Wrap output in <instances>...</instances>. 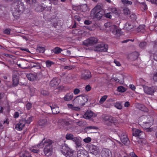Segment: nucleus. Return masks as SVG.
Here are the masks:
<instances>
[{
	"instance_id": "39",
	"label": "nucleus",
	"mask_w": 157,
	"mask_h": 157,
	"mask_svg": "<svg viewBox=\"0 0 157 157\" xmlns=\"http://www.w3.org/2000/svg\"><path fill=\"white\" fill-rule=\"evenodd\" d=\"M107 98V96L106 95H104L103 96H102L100 100L99 103L100 104H102L103 103V102L106 100Z\"/></svg>"
},
{
	"instance_id": "19",
	"label": "nucleus",
	"mask_w": 157,
	"mask_h": 157,
	"mask_svg": "<svg viewBox=\"0 0 157 157\" xmlns=\"http://www.w3.org/2000/svg\"><path fill=\"white\" fill-rule=\"evenodd\" d=\"M133 135L135 136H141L142 135H144V133L139 129H136L133 131Z\"/></svg>"
},
{
	"instance_id": "31",
	"label": "nucleus",
	"mask_w": 157,
	"mask_h": 157,
	"mask_svg": "<svg viewBox=\"0 0 157 157\" xmlns=\"http://www.w3.org/2000/svg\"><path fill=\"white\" fill-rule=\"evenodd\" d=\"M62 50L58 47H56L52 50V51L55 54H58L61 53Z\"/></svg>"
},
{
	"instance_id": "27",
	"label": "nucleus",
	"mask_w": 157,
	"mask_h": 157,
	"mask_svg": "<svg viewBox=\"0 0 157 157\" xmlns=\"http://www.w3.org/2000/svg\"><path fill=\"white\" fill-rule=\"evenodd\" d=\"M61 151L63 154L64 152H65L68 150H69V148L67 144L65 143L62 144L61 145Z\"/></svg>"
},
{
	"instance_id": "21",
	"label": "nucleus",
	"mask_w": 157,
	"mask_h": 157,
	"mask_svg": "<svg viewBox=\"0 0 157 157\" xmlns=\"http://www.w3.org/2000/svg\"><path fill=\"white\" fill-rule=\"evenodd\" d=\"M134 26L132 24V23L131 21H128L124 25V29L127 30L129 31L132 29Z\"/></svg>"
},
{
	"instance_id": "23",
	"label": "nucleus",
	"mask_w": 157,
	"mask_h": 157,
	"mask_svg": "<svg viewBox=\"0 0 157 157\" xmlns=\"http://www.w3.org/2000/svg\"><path fill=\"white\" fill-rule=\"evenodd\" d=\"M102 154L104 157H111L110 151L108 149H105L103 151Z\"/></svg>"
},
{
	"instance_id": "28",
	"label": "nucleus",
	"mask_w": 157,
	"mask_h": 157,
	"mask_svg": "<svg viewBox=\"0 0 157 157\" xmlns=\"http://www.w3.org/2000/svg\"><path fill=\"white\" fill-rule=\"evenodd\" d=\"M47 121L46 119H40L38 122L39 125L42 126H44L47 124Z\"/></svg>"
},
{
	"instance_id": "16",
	"label": "nucleus",
	"mask_w": 157,
	"mask_h": 157,
	"mask_svg": "<svg viewBox=\"0 0 157 157\" xmlns=\"http://www.w3.org/2000/svg\"><path fill=\"white\" fill-rule=\"evenodd\" d=\"M60 82V80L59 78H54L51 81L50 85L52 87H55L58 85Z\"/></svg>"
},
{
	"instance_id": "58",
	"label": "nucleus",
	"mask_w": 157,
	"mask_h": 157,
	"mask_svg": "<svg viewBox=\"0 0 157 157\" xmlns=\"http://www.w3.org/2000/svg\"><path fill=\"white\" fill-rule=\"evenodd\" d=\"M67 105L69 108L73 110L74 106L72 104H68Z\"/></svg>"
},
{
	"instance_id": "56",
	"label": "nucleus",
	"mask_w": 157,
	"mask_h": 157,
	"mask_svg": "<svg viewBox=\"0 0 157 157\" xmlns=\"http://www.w3.org/2000/svg\"><path fill=\"white\" fill-rule=\"evenodd\" d=\"M153 57L154 59L157 61V51L154 54Z\"/></svg>"
},
{
	"instance_id": "29",
	"label": "nucleus",
	"mask_w": 157,
	"mask_h": 157,
	"mask_svg": "<svg viewBox=\"0 0 157 157\" xmlns=\"http://www.w3.org/2000/svg\"><path fill=\"white\" fill-rule=\"evenodd\" d=\"M44 4H42L39 5L35 9V10L38 12H41L44 10V6L43 5Z\"/></svg>"
},
{
	"instance_id": "6",
	"label": "nucleus",
	"mask_w": 157,
	"mask_h": 157,
	"mask_svg": "<svg viewBox=\"0 0 157 157\" xmlns=\"http://www.w3.org/2000/svg\"><path fill=\"white\" fill-rule=\"evenodd\" d=\"M118 135L122 142L124 144L126 145L129 141V139L126 132L124 131H120L118 132Z\"/></svg>"
},
{
	"instance_id": "54",
	"label": "nucleus",
	"mask_w": 157,
	"mask_h": 157,
	"mask_svg": "<svg viewBox=\"0 0 157 157\" xmlns=\"http://www.w3.org/2000/svg\"><path fill=\"white\" fill-rule=\"evenodd\" d=\"M129 155L131 157H138L134 152L130 153Z\"/></svg>"
},
{
	"instance_id": "13",
	"label": "nucleus",
	"mask_w": 157,
	"mask_h": 157,
	"mask_svg": "<svg viewBox=\"0 0 157 157\" xmlns=\"http://www.w3.org/2000/svg\"><path fill=\"white\" fill-rule=\"evenodd\" d=\"M102 8V6L101 4H98L91 11V14L98 12L101 10H103Z\"/></svg>"
},
{
	"instance_id": "52",
	"label": "nucleus",
	"mask_w": 157,
	"mask_h": 157,
	"mask_svg": "<svg viewBox=\"0 0 157 157\" xmlns=\"http://www.w3.org/2000/svg\"><path fill=\"white\" fill-rule=\"evenodd\" d=\"M92 23V21L89 20H86L84 21V24L86 25H89Z\"/></svg>"
},
{
	"instance_id": "24",
	"label": "nucleus",
	"mask_w": 157,
	"mask_h": 157,
	"mask_svg": "<svg viewBox=\"0 0 157 157\" xmlns=\"http://www.w3.org/2000/svg\"><path fill=\"white\" fill-rule=\"evenodd\" d=\"M73 151L69 148V150H68L66 152H64L63 155L66 157H70L73 155Z\"/></svg>"
},
{
	"instance_id": "15",
	"label": "nucleus",
	"mask_w": 157,
	"mask_h": 157,
	"mask_svg": "<svg viewBox=\"0 0 157 157\" xmlns=\"http://www.w3.org/2000/svg\"><path fill=\"white\" fill-rule=\"evenodd\" d=\"M144 91L145 93L147 94L152 95L155 92L154 87L153 86L151 87L146 86L144 88Z\"/></svg>"
},
{
	"instance_id": "50",
	"label": "nucleus",
	"mask_w": 157,
	"mask_h": 157,
	"mask_svg": "<svg viewBox=\"0 0 157 157\" xmlns=\"http://www.w3.org/2000/svg\"><path fill=\"white\" fill-rule=\"evenodd\" d=\"M74 18L75 20L77 21H79L81 20L80 17H79V15H75L74 16Z\"/></svg>"
},
{
	"instance_id": "51",
	"label": "nucleus",
	"mask_w": 157,
	"mask_h": 157,
	"mask_svg": "<svg viewBox=\"0 0 157 157\" xmlns=\"http://www.w3.org/2000/svg\"><path fill=\"white\" fill-rule=\"evenodd\" d=\"M129 86L130 89L132 90L135 91V90L136 87L133 85L130 84L129 85Z\"/></svg>"
},
{
	"instance_id": "4",
	"label": "nucleus",
	"mask_w": 157,
	"mask_h": 157,
	"mask_svg": "<svg viewBox=\"0 0 157 157\" xmlns=\"http://www.w3.org/2000/svg\"><path fill=\"white\" fill-rule=\"evenodd\" d=\"M104 26L106 28H109L110 31L114 35L120 33V30L117 29V26L115 25H112L110 22H108L105 23Z\"/></svg>"
},
{
	"instance_id": "20",
	"label": "nucleus",
	"mask_w": 157,
	"mask_h": 157,
	"mask_svg": "<svg viewBox=\"0 0 157 157\" xmlns=\"http://www.w3.org/2000/svg\"><path fill=\"white\" fill-rule=\"evenodd\" d=\"M19 79L17 75H13V85L14 86H16L18 84Z\"/></svg>"
},
{
	"instance_id": "8",
	"label": "nucleus",
	"mask_w": 157,
	"mask_h": 157,
	"mask_svg": "<svg viewBox=\"0 0 157 157\" xmlns=\"http://www.w3.org/2000/svg\"><path fill=\"white\" fill-rule=\"evenodd\" d=\"M103 120L105 121H109L110 123V124L109 125H112L113 124L115 125V123H117V121L115 118L108 115H104Z\"/></svg>"
},
{
	"instance_id": "48",
	"label": "nucleus",
	"mask_w": 157,
	"mask_h": 157,
	"mask_svg": "<svg viewBox=\"0 0 157 157\" xmlns=\"http://www.w3.org/2000/svg\"><path fill=\"white\" fill-rule=\"evenodd\" d=\"M91 87L90 85H86L85 87V90L87 92H88L91 90Z\"/></svg>"
},
{
	"instance_id": "42",
	"label": "nucleus",
	"mask_w": 157,
	"mask_h": 157,
	"mask_svg": "<svg viewBox=\"0 0 157 157\" xmlns=\"http://www.w3.org/2000/svg\"><path fill=\"white\" fill-rule=\"evenodd\" d=\"M26 109L29 110L31 109L32 107V104L30 102H28L26 105Z\"/></svg>"
},
{
	"instance_id": "7",
	"label": "nucleus",
	"mask_w": 157,
	"mask_h": 157,
	"mask_svg": "<svg viewBox=\"0 0 157 157\" xmlns=\"http://www.w3.org/2000/svg\"><path fill=\"white\" fill-rule=\"evenodd\" d=\"M92 77V75L90 71L88 70H85L82 72L81 78L84 80L89 79Z\"/></svg>"
},
{
	"instance_id": "40",
	"label": "nucleus",
	"mask_w": 157,
	"mask_h": 157,
	"mask_svg": "<svg viewBox=\"0 0 157 157\" xmlns=\"http://www.w3.org/2000/svg\"><path fill=\"white\" fill-rule=\"evenodd\" d=\"M54 63L53 62L49 60H48L46 62V66L48 67H50L52 64H53Z\"/></svg>"
},
{
	"instance_id": "45",
	"label": "nucleus",
	"mask_w": 157,
	"mask_h": 157,
	"mask_svg": "<svg viewBox=\"0 0 157 157\" xmlns=\"http://www.w3.org/2000/svg\"><path fill=\"white\" fill-rule=\"evenodd\" d=\"M80 92V90L78 88H75L73 90V93L75 95L78 94Z\"/></svg>"
},
{
	"instance_id": "25",
	"label": "nucleus",
	"mask_w": 157,
	"mask_h": 157,
	"mask_svg": "<svg viewBox=\"0 0 157 157\" xmlns=\"http://www.w3.org/2000/svg\"><path fill=\"white\" fill-rule=\"evenodd\" d=\"M94 113L91 111H87L84 115V117L86 119L90 118L93 116Z\"/></svg>"
},
{
	"instance_id": "64",
	"label": "nucleus",
	"mask_w": 157,
	"mask_h": 157,
	"mask_svg": "<svg viewBox=\"0 0 157 157\" xmlns=\"http://www.w3.org/2000/svg\"><path fill=\"white\" fill-rule=\"evenodd\" d=\"M151 2L153 4L157 5V0H150Z\"/></svg>"
},
{
	"instance_id": "44",
	"label": "nucleus",
	"mask_w": 157,
	"mask_h": 157,
	"mask_svg": "<svg viewBox=\"0 0 157 157\" xmlns=\"http://www.w3.org/2000/svg\"><path fill=\"white\" fill-rule=\"evenodd\" d=\"M147 43L145 42H141L139 44L140 47L141 48H144L146 45Z\"/></svg>"
},
{
	"instance_id": "53",
	"label": "nucleus",
	"mask_w": 157,
	"mask_h": 157,
	"mask_svg": "<svg viewBox=\"0 0 157 157\" xmlns=\"http://www.w3.org/2000/svg\"><path fill=\"white\" fill-rule=\"evenodd\" d=\"M105 17L106 18H111V15L110 13H108L105 14H104Z\"/></svg>"
},
{
	"instance_id": "34",
	"label": "nucleus",
	"mask_w": 157,
	"mask_h": 157,
	"mask_svg": "<svg viewBox=\"0 0 157 157\" xmlns=\"http://www.w3.org/2000/svg\"><path fill=\"white\" fill-rule=\"evenodd\" d=\"M21 157H32L31 155L28 151L22 152L20 155Z\"/></svg>"
},
{
	"instance_id": "33",
	"label": "nucleus",
	"mask_w": 157,
	"mask_h": 157,
	"mask_svg": "<svg viewBox=\"0 0 157 157\" xmlns=\"http://www.w3.org/2000/svg\"><path fill=\"white\" fill-rule=\"evenodd\" d=\"M83 44L86 46L88 47L89 46L91 45L90 38H89L87 39L84 40L83 42Z\"/></svg>"
},
{
	"instance_id": "9",
	"label": "nucleus",
	"mask_w": 157,
	"mask_h": 157,
	"mask_svg": "<svg viewBox=\"0 0 157 157\" xmlns=\"http://www.w3.org/2000/svg\"><path fill=\"white\" fill-rule=\"evenodd\" d=\"M139 123H140V125L144 129L146 130L147 132H151L152 131V130L150 127L152 125L153 122L149 121L148 123H143L141 122H139Z\"/></svg>"
},
{
	"instance_id": "37",
	"label": "nucleus",
	"mask_w": 157,
	"mask_h": 157,
	"mask_svg": "<svg viewBox=\"0 0 157 157\" xmlns=\"http://www.w3.org/2000/svg\"><path fill=\"white\" fill-rule=\"evenodd\" d=\"M35 147H32L30 148V150L32 152L34 153H38L39 151V149L38 148H34Z\"/></svg>"
},
{
	"instance_id": "41",
	"label": "nucleus",
	"mask_w": 157,
	"mask_h": 157,
	"mask_svg": "<svg viewBox=\"0 0 157 157\" xmlns=\"http://www.w3.org/2000/svg\"><path fill=\"white\" fill-rule=\"evenodd\" d=\"M37 51L40 53H43L45 51V48L44 47H40L37 48Z\"/></svg>"
},
{
	"instance_id": "3",
	"label": "nucleus",
	"mask_w": 157,
	"mask_h": 157,
	"mask_svg": "<svg viewBox=\"0 0 157 157\" xmlns=\"http://www.w3.org/2000/svg\"><path fill=\"white\" fill-rule=\"evenodd\" d=\"M32 121L31 117H29V119L27 120L23 119L20 120L16 122L15 128L17 131H21L23 129L26 124H29Z\"/></svg>"
},
{
	"instance_id": "59",
	"label": "nucleus",
	"mask_w": 157,
	"mask_h": 157,
	"mask_svg": "<svg viewBox=\"0 0 157 157\" xmlns=\"http://www.w3.org/2000/svg\"><path fill=\"white\" fill-rule=\"evenodd\" d=\"M72 67L70 66H66L64 67V69H67V70H71L72 69Z\"/></svg>"
},
{
	"instance_id": "57",
	"label": "nucleus",
	"mask_w": 157,
	"mask_h": 157,
	"mask_svg": "<svg viewBox=\"0 0 157 157\" xmlns=\"http://www.w3.org/2000/svg\"><path fill=\"white\" fill-rule=\"evenodd\" d=\"M19 116V113L18 112H15L14 113L13 117L14 118H17Z\"/></svg>"
},
{
	"instance_id": "47",
	"label": "nucleus",
	"mask_w": 157,
	"mask_h": 157,
	"mask_svg": "<svg viewBox=\"0 0 157 157\" xmlns=\"http://www.w3.org/2000/svg\"><path fill=\"white\" fill-rule=\"evenodd\" d=\"M91 138L90 137H88L84 139L83 141L85 143H88L91 141Z\"/></svg>"
},
{
	"instance_id": "60",
	"label": "nucleus",
	"mask_w": 157,
	"mask_h": 157,
	"mask_svg": "<svg viewBox=\"0 0 157 157\" xmlns=\"http://www.w3.org/2000/svg\"><path fill=\"white\" fill-rule=\"evenodd\" d=\"M87 128L89 129H97V127L94 126H89L87 127Z\"/></svg>"
},
{
	"instance_id": "5",
	"label": "nucleus",
	"mask_w": 157,
	"mask_h": 157,
	"mask_svg": "<svg viewBox=\"0 0 157 157\" xmlns=\"http://www.w3.org/2000/svg\"><path fill=\"white\" fill-rule=\"evenodd\" d=\"M108 46L107 44L102 43L96 46L94 50L99 52H106L107 51Z\"/></svg>"
},
{
	"instance_id": "62",
	"label": "nucleus",
	"mask_w": 157,
	"mask_h": 157,
	"mask_svg": "<svg viewBox=\"0 0 157 157\" xmlns=\"http://www.w3.org/2000/svg\"><path fill=\"white\" fill-rule=\"evenodd\" d=\"M130 103L128 101L125 102L124 104V106L125 107H128L130 106Z\"/></svg>"
},
{
	"instance_id": "2",
	"label": "nucleus",
	"mask_w": 157,
	"mask_h": 157,
	"mask_svg": "<svg viewBox=\"0 0 157 157\" xmlns=\"http://www.w3.org/2000/svg\"><path fill=\"white\" fill-rule=\"evenodd\" d=\"M52 141L49 139L44 138L42 142L37 146L39 147L40 146L44 147V151L46 154L52 151Z\"/></svg>"
},
{
	"instance_id": "46",
	"label": "nucleus",
	"mask_w": 157,
	"mask_h": 157,
	"mask_svg": "<svg viewBox=\"0 0 157 157\" xmlns=\"http://www.w3.org/2000/svg\"><path fill=\"white\" fill-rule=\"evenodd\" d=\"M41 94L44 96H47L49 94V92L46 90H43L41 91Z\"/></svg>"
},
{
	"instance_id": "35",
	"label": "nucleus",
	"mask_w": 157,
	"mask_h": 157,
	"mask_svg": "<svg viewBox=\"0 0 157 157\" xmlns=\"http://www.w3.org/2000/svg\"><path fill=\"white\" fill-rule=\"evenodd\" d=\"M117 90L119 92L121 93L124 92L126 90L125 88L122 86H118L117 88Z\"/></svg>"
},
{
	"instance_id": "55",
	"label": "nucleus",
	"mask_w": 157,
	"mask_h": 157,
	"mask_svg": "<svg viewBox=\"0 0 157 157\" xmlns=\"http://www.w3.org/2000/svg\"><path fill=\"white\" fill-rule=\"evenodd\" d=\"M155 74L154 75L153 79L155 82H157V70Z\"/></svg>"
},
{
	"instance_id": "22",
	"label": "nucleus",
	"mask_w": 157,
	"mask_h": 157,
	"mask_svg": "<svg viewBox=\"0 0 157 157\" xmlns=\"http://www.w3.org/2000/svg\"><path fill=\"white\" fill-rule=\"evenodd\" d=\"M26 77L28 79L31 81H33L37 78V75L34 74L29 73L27 75Z\"/></svg>"
},
{
	"instance_id": "61",
	"label": "nucleus",
	"mask_w": 157,
	"mask_h": 157,
	"mask_svg": "<svg viewBox=\"0 0 157 157\" xmlns=\"http://www.w3.org/2000/svg\"><path fill=\"white\" fill-rule=\"evenodd\" d=\"M73 110L76 111H79L80 110V108L78 107L74 106Z\"/></svg>"
},
{
	"instance_id": "26",
	"label": "nucleus",
	"mask_w": 157,
	"mask_h": 157,
	"mask_svg": "<svg viewBox=\"0 0 157 157\" xmlns=\"http://www.w3.org/2000/svg\"><path fill=\"white\" fill-rule=\"evenodd\" d=\"M65 138L67 140H71L73 141H75L76 139V137H74V136L71 133H67L65 136Z\"/></svg>"
},
{
	"instance_id": "63",
	"label": "nucleus",
	"mask_w": 157,
	"mask_h": 157,
	"mask_svg": "<svg viewBox=\"0 0 157 157\" xmlns=\"http://www.w3.org/2000/svg\"><path fill=\"white\" fill-rule=\"evenodd\" d=\"M114 63L116 64V65L117 66H120L121 65V64H120V63L118 61L115 60L114 61Z\"/></svg>"
},
{
	"instance_id": "11",
	"label": "nucleus",
	"mask_w": 157,
	"mask_h": 157,
	"mask_svg": "<svg viewBox=\"0 0 157 157\" xmlns=\"http://www.w3.org/2000/svg\"><path fill=\"white\" fill-rule=\"evenodd\" d=\"M88 154L83 147L78 150L77 152V157H88Z\"/></svg>"
},
{
	"instance_id": "30",
	"label": "nucleus",
	"mask_w": 157,
	"mask_h": 157,
	"mask_svg": "<svg viewBox=\"0 0 157 157\" xmlns=\"http://www.w3.org/2000/svg\"><path fill=\"white\" fill-rule=\"evenodd\" d=\"M91 45L97 44L98 41V39L96 37H92L90 38Z\"/></svg>"
},
{
	"instance_id": "12",
	"label": "nucleus",
	"mask_w": 157,
	"mask_h": 157,
	"mask_svg": "<svg viewBox=\"0 0 157 157\" xmlns=\"http://www.w3.org/2000/svg\"><path fill=\"white\" fill-rule=\"evenodd\" d=\"M105 14V11L104 10H101L95 13L91 14L94 18H96L98 20H99L101 19L102 17Z\"/></svg>"
},
{
	"instance_id": "43",
	"label": "nucleus",
	"mask_w": 157,
	"mask_h": 157,
	"mask_svg": "<svg viewBox=\"0 0 157 157\" xmlns=\"http://www.w3.org/2000/svg\"><path fill=\"white\" fill-rule=\"evenodd\" d=\"M145 27V25H139L137 28V31L139 32L141 31L144 29Z\"/></svg>"
},
{
	"instance_id": "17",
	"label": "nucleus",
	"mask_w": 157,
	"mask_h": 157,
	"mask_svg": "<svg viewBox=\"0 0 157 157\" xmlns=\"http://www.w3.org/2000/svg\"><path fill=\"white\" fill-rule=\"evenodd\" d=\"M73 98V94L71 93H67L63 98L65 101H70Z\"/></svg>"
},
{
	"instance_id": "10",
	"label": "nucleus",
	"mask_w": 157,
	"mask_h": 157,
	"mask_svg": "<svg viewBox=\"0 0 157 157\" xmlns=\"http://www.w3.org/2000/svg\"><path fill=\"white\" fill-rule=\"evenodd\" d=\"M149 121L153 122L152 117L149 115H144L141 116L140 118L139 122L146 123H148Z\"/></svg>"
},
{
	"instance_id": "49",
	"label": "nucleus",
	"mask_w": 157,
	"mask_h": 157,
	"mask_svg": "<svg viewBox=\"0 0 157 157\" xmlns=\"http://www.w3.org/2000/svg\"><path fill=\"white\" fill-rule=\"evenodd\" d=\"M44 6V10L47 11H50L51 10V7H48L47 6H45V5L44 4H43Z\"/></svg>"
},
{
	"instance_id": "18",
	"label": "nucleus",
	"mask_w": 157,
	"mask_h": 157,
	"mask_svg": "<svg viewBox=\"0 0 157 157\" xmlns=\"http://www.w3.org/2000/svg\"><path fill=\"white\" fill-rule=\"evenodd\" d=\"M73 9L74 10H77L78 9H79L82 12H84L87 9V7L85 5H82L78 6H73Z\"/></svg>"
},
{
	"instance_id": "38",
	"label": "nucleus",
	"mask_w": 157,
	"mask_h": 157,
	"mask_svg": "<svg viewBox=\"0 0 157 157\" xmlns=\"http://www.w3.org/2000/svg\"><path fill=\"white\" fill-rule=\"evenodd\" d=\"M115 107L117 109H122V106L121 103L119 102H117L114 105Z\"/></svg>"
},
{
	"instance_id": "32",
	"label": "nucleus",
	"mask_w": 157,
	"mask_h": 157,
	"mask_svg": "<svg viewBox=\"0 0 157 157\" xmlns=\"http://www.w3.org/2000/svg\"><path fill=\"white\" fill-rule=\"evenodd\" d=\"M73 142L75 143L77 148L79 147H80V148H82V147H81L82 144L81 143L77 137H76V139H75V141H73Z\"/></svg>"
},
{
	"instance_id": "14",
	"label": "nucleus",
	"mask_w": 157,
	"mask_h": 157,
	"mask_svg": "<svg viewBox=\"0 0 157 157\" xmlns=\"http://www.w3.org/2000/svg\"><path fill=\"white\" fill-rule=\"evenodd\" d=\"M50 107L53 114H57L59 113V108L56 104H52V105H50Z\"/></svg>"
},
{
	"instance_id": "36",
	"label": "nucleus",
	"mask_w": 157,
	"mask_h": 157,
	"mask_svg": "<svg viewBox=\"0 0 157 157\" xmlns=\"http://www.w3.org/2000/svg\"><path fill=\"white\" fill-rule=\"evenodd\" d=\"M123 12L125 15H130L131 13L130 10L127 8H125L123 9Z\"/></svg>"
},
{
	"instance_id": "1",
	"label": "nucleus",
	"mask_w": 157,
	"mask_h": 157,
	"mask_svg": "<svg viewBox=\"0 0 157 157\" xmlns=\"http://www.w3.org/2000/svg\"><path fill=\"white\" fill-rule=\"evenodd\" d=\"M11 8L12 15L16 19L19 18L20 15L23 13L25 9L24 3L19 0L13 2L11 4Z\"/></svg>"
}]
</instances>
